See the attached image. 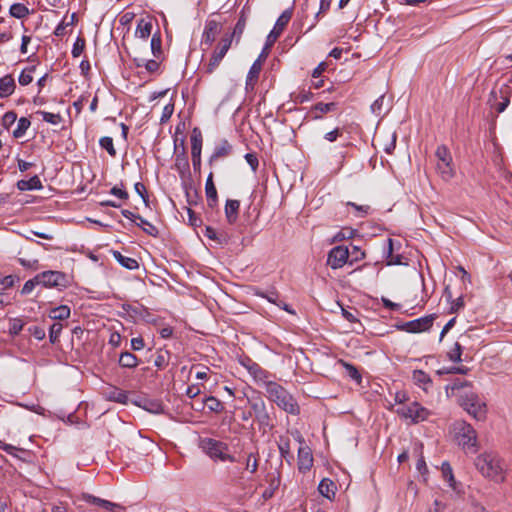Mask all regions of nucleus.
I'll return each instance as SVG.
<instances>
[{"label":"nucleus","mask_w":512,"mask_h":512,"mask_svg":"<svg viewBox=\"0 0 512 512\" xmlns=\"http://www.w3.org/2000/svg\"><path fill=\"white\" fill-rule=\"evenodd\" d=\"M265 396L289 414L297 415L300 413V407L293 396L275 381L267 384Z\"/></svg>","instance_id":"f257e3e1"},{"label":"nucleus","mask_w":512,"mask_h":512,"mask_svg":"<svg viewBox=\"0 0 512 512\" xmlns=\"http://www.w3.org/2000/svg\"><path fill=\"white\" fill-rule=\"evenodd\" d=\"M475 465L483 476L496 482L504 481V463L497 455L481 454L476 458Z\"/></svg>","instance_id":"f03ea898"},{"label":"nucleus","mask_w":512,"mask_h":512,"mask_svg":"<svg viewBox=\"0 0 512 512\" xmlns=\"http://www.w3.org/2000/svg\"><path fill=\"white\" fill-rule=\"evenodd\" d=\"M456 439L459 445L466 451L475 453L477 451V432L465 421H458L454 424Z\"/></svg>","instance_id":"7ed1b4c3"},{"label":"nucleus","mask_w":512,"mask_h":512,"mask_svg":"<svg viewBox=\"0 0 512 512\" xmlns=\"http://www.w3.org/2000/svg\"><path fill=\"white\" fill-rule=\"evenodd\" d=\"M460 405L471 416L477 420H483L486 416V404L480 400L474 392H469L459 396Z\"/></svg>","instance_id":"20e7f679"},{"label":"nucleus","mask_w":512,"mask_h":512,"mask_svg":"<svg viewBox=\"0 0 512 512\" xmlns=\"http://www.w3.org/2000/svg\"><path fill=\"white\" fill-rule=\"evenodd\" d=\"M437 158L436 171L444 181H450L454 175L452 156L446 146H438L435 151Z\"/></svg>","instance_id":"39448f33"},{"label":"nucleus","mask_w":512,"mask_h":512,"mask_svg":"<svg viewBox=\"0 0 512 512\" xmlns=\"http://www.w3.org/2000/svg\"><path fill=\"white\" fill-rule=\"evenodd\" d=\"M226 394L232 398L233 401H236L234 393L231 389L226 387ZM238 404L233 405V410L231 411V419L234 422H243V426L245 423H249L252 418V406H247L249 401L246 398H240L237 400Z\"/></svg>","instance_id":"423d86ee"},{"label":"nucleus","mask_w":512,"mask_h":512,"mask_svg":"<svg viewBox=\"0 0 512 512\" xmlns=\"http://www.w3.org/2000/svg\"><path fill=\"white\" fill-rule=\"evenodd\" d=\"M395 413L404 419H410L414 423L424 421L430 415V412L418 402H412L410 405L398 406Z\"/></svg>","instance_id":"0eeeda50"},{"label":"nucleus","mask_w":512,"mask_h":512,"mask_svg":"<svg viewBox=\"0 0 512 512\" xmlns=\"http://www.w3.org/2000/svg\"><path fill=\"white\" fill-rule=\"evenodd\" d=\"M240 363L248 370L259 387L267 388L268 383H273L270 374L250 358L240 359Z\"/></svg>","instance_id":"6e6552de"},{"label":"nucleus","mask_w":512,"mask_h":512,"mask_svg":"<svg viewBox=\"0 0 512 512\" xmlns=\"http://www.w3.org/2000/svg\"><path fill=\"white\" fill-rule=\"evenodd\" d=\"M199 447L212 460H224V445L222 441L211 437H201L199 439Z\"/></svg>","instance_id":"1a4fd4ad"},{"label":"nucleus","mask_w":512,"mask_h":512,"mask_svg":"<svg viewBox=\"0 0 512 512\" xmlns=\"http://www.w3.org/2000/svg\"><path fill=\"white\" fill-rule=\"evenodd\" d=\"M223 32V23L213 17L209 18L206 22L202 45L211 46Z\"/></svg>","instance_id":"9d476101"},{"label":"nucleus","mask_w":512,"mask_h":512,"mask_svg":"<svg viewBox=\"0 0 512 512\" xmlns=\"http://www.w3.org/2000/svg\"><path fill=\"white\" fill-rule=\"evenodd\" d=\"M350 251L345 246H336L328 253L327 264L332 269L342 268L348 261Z\"/></svg>","instance_id":"9b49d317"},{"label":"nucleus","mask_w":512,"mask_h":512,"mask_svg":"<svg viewBox=\"0 0 512 512\" xmlns=\"http://www.w3.org/2000/svg\"><path fill=\"white\" fill-rule=\"evenodd\" d=\"M38 283L45 287L66 286L67 278L59 271H45L36 276Z\"/></svg>","instance_id":"f8f14e48"},{"label":"nucleus","mask_w":512,"mask_h":512,"mask_svg":"<svg viewBox=\"0 0 512 512\" xmlns=\"http://www.w3.org/2000/svg\"><path fill=\"white\" fill-rule=\"evenodd\" d=\"M434 316L429 315L422 318H418L402 325V329L409 333H419L427 331L433 324Z\"/></svg>","instance_id":"ddd939ff"},{"label":"nucleus","mask_w":512,"mask_h":512,"mask_svg":"<svg viewBox=\"0 0 512 512\" xmlns=\"http://www.w3.org/2000/svg\"><path fill=\"white\" fill-rule=\"evenodd\" d=\"M292 17V11L291 10H285L277 19L274 28L269 33L267 37V41L269 44L274 43L278 37L281 35L282 31L286 27V25L289 23L290 19Z\"/></svg>","instance_id":"4468645a"},{"label":"nucleus","mask_w":512,"mask_h":512,"mask_svg":"<svg viewBox=\"0 0 512 512\" xmlns=\"http://www.w3.org/2000/svg\"><path fill=\"white\" fill-rule=\"evenodd\" d=\"M510 87L505 85L500 88L499 95L496 92L491 93V97L495 99L492 107L498 112L502 113L508 107L510 103Z\"/></svg>","instance_id":"2eb2a0df"},{"label":"nucleus","mask_w":512,"mask_h":512,"mask_svg":"<svg viewBox=\"0 0 512 512\" xmlns=\"http://www.w3.org/2000/svg\"><path fill=\"white\" fill-rule=\"evenodd\" d=\"M312 451L308 446H300L298 449V470L306 473L313 466Z\"/></svg>","instance_id":"dca6fc26"},{"label":"nucleus","mask_w":512,"mask_h":512,"mask_svg":"<svg viewBox=\"0 0 512 512\" xmlns=\"http://www.w3.org/2000/svg\"><path fill=\"white\" fill-rule=\"evenodd\" d=\"M337 109V103L335 102H329V103H322L319 102L315 104L313 107H311L309 111V115L312 119H321L323 114H327L330 112H333Z\"/></svg>","instance_id":"f3484780"},{"label":"nucleus","mask_w":512,"mask_h":512,"mask_svg":"<svg viewBox=\"0 0 512 512\" xmlns=\"http://www.w3.org/2000/svg\"><path fill=\"white\" fill-rule=\"evenodd\" d=\"M205 194L209 207H214L217 204L218 196L215 184L213 182V174L210 173L206 179Z\"/></svg>","instance_id":"a211bd4d"},{"label":"nucleus","mask_w":512,"mask_h":512,"mask_svg":"<svg viewBox=\"0 0 512 512\" xmlns=\"http://www.w3.org/2000/svg\"><path fill=\"white\" fill-rule=\"evenodd\" d=\"M240 209V201L236 199L226 200V222L236 223Z\"/></svg>","instance_id":"6ab92c4d"},{"label":"nucleus","mask_w":512,"mask_h":512,"mask_svg":"<svg viewBox=\"0 0 512 512\" xmlns=\"http://www.w3.org/2000/svg\"><path fill=\"white\" fill-rule=\"evenodd\" d=\"M16 84L12 75L8 74L0 78V97L6 98L15 90Z\"/></svg>","instance_id":"aec40b11"},{"label":"nucleus","mask_w":512,"mask_h":512,"mask_svg":"<svg viewBox=\"0 0 512 512\" xmlns=\"http://www.w3.org/2000/svg\"><path fill=\"white\" fill-rule=\"evenodd\" d=\"M42 187L41 180L37 175H34L29 180H19L17 182V188L21 191L39 190Z\"/></svg>","instance_id":"412c9836"},{"label":"nucleus","mask_w":512,"mask_h":512,"mask_svg":"<svg viewBox=\"0 0 512 512\" xmlns=\"http://www.w3.org/2000/svg\"><path fill=\"white\" fill-rule=\"evenodd\" d=\"M412 378L414 383L421 387L424 391H428V388L432 384L430 376L422 370H415L413 372Z\"/></svg>","instance_id":"4be33fe9"},{"label":"nucleus","mask_w":512,"mask_h":512,"mask_svg":"<svg viewBox=\"0 0 512 512\" xmlns=\"http://www.w3.org/2000/svg\"><path fill=\"white\" fill-rule=\"evenodd\" d=\"M318 491L322 496L331 499L335 495L336 485L330 479L324 478L319 483Z\"/></svg>","instance_id":"5701e85b"},{"label":"nucleus","mask_w":512,"mask_h":512,"mask_svg":"<svg viewBox=\"0 0 512 512\" xmlns=\"http://www.w3.org/2000/svg\"><path fill=\"white\" fill-rule=\"evenodd\" d=\"M252 409L255 413V417L261 425L269 424V415L266 411V407L263 401L252 404Z\"/></svg>","instance_id":"b1692460"},{"label":"nucleus","mask_w":512,"mask_h":512,"mask_svg":"<svg viewBox=\"0 0 512 512\" xmlns=\"http://www.w3.org/2000/svg\"><path fill=\"white\" fill-rule=\"evenodd\" d=\"M71 311L67 305H60L50 310L49 317L52 320H65L70 317Z\"/></svg>","instance_id":"393cba45"},{"label":"nucleus","mask_w":512,"mask_h":512,"mask_svg":"<svg viewBox=\"0 0 512 512\" xmlns=\"http://www.w3.org/2000/svg\"><path fill=\"white\" fill-rule=\"evenodd\" d=\"M202 135L199 129L195 128L191 134V155H201Z\"/></svg>","instance_id":"a878e982"},{"label":"nucleus","mask_w":512,"mask_h":512,"mask_svg":"<svg viewBox=\"0 0 512 512\" xmlns=\"http://www.w3.org/2000/svg\"><path fill=\"white\" fill-rule=\"evenodd\" d=\"M224 58V46H217L216 51L212 55L208 66H207V72L211 73L213 72L221 63L222 59Z\"/></svg>","instance_id":"bb28decb"},{"label":"nucleus","mask_w":512,"mask_h":512,"mask_svg":"<svg viewBox=\"0 0 512 512\" xmlns=\"http://www.w3.org/2000/svg\"><path fill=\"white\" fill-rule=\"evenodd\" d=\"M139 364V361H138V358L130 353V352H123L121 353L120 355V358H119V365L123 368H135L136 366H138Z\"/></svg>","instance_id":"cd10ccee"},{"label":"nucleus","mask_w":512,"mask_h":512,"mask_svg":"<svg viewBox=\"0 0 512 512\" xmlns=\"http://www.w3.org/2000/svg\"><path fill=\"white\" fill-rule=\"evenodd\" d=\"M245 26H246V18L244 17V15H241V17L238 19V21L233 29L229 44H231L233 41H235L236 43H239L241 36L244 32Z\"/></svg>","instance_id":"c85d7f7f"},{"label":"nucleus","mask_w":512,"mask_h":512,"mask_svg":"<svg viewBox=\"0 0 512 512\" xmlns=\"http://www.w3.org/2000/svg\"><path fill=\"white\" fill-rule=\"evenodd\" d=\"M262 69V63L258 59L256 60L253 65L251 66L248 76H247V85H253L257 82L260 71Z\"/></svg>","instance_id":"c756f323"},{"label":"nucleus","mask_w":512,"mask_h":512,"mask_svg":"<svg viewBox=\"0 0 512 512\" xmlns=\"http://www.w3.org/2000/svg\"><path fill=\"white\" fill-rule=\"evenodd\" d=\"M30 13L29 9L21 3H15L11 5L10 7V14L11 16L17 18V19H23L26 16H28Z\"/></svg>","instance_id":"7c9ffc66"},{"label":"nucleus","mask_w":512,"mask_h":512,"mask_svg":"<svg viewBox=\"0 0 512 512\" xmlns=\"http://www.w3.org/2000/svg\"><path fill=\"white\" fill-rule=\"evenodd\" d=\"M30 125H31V122L28 118L21 117L18 120L16 129L13 131V136L15 138L23 137L25 135L27 129L30 127Z\"/></svg>","instance_id":"2f4dec72"},{"label":"nucleus","mask_w":512,"mask_h":512,"mask_svg":"<svg viewBox=\"0 0 512 512\" xmlns=\"http://www.w3.org/2000/svg\"><path fill=\"white\" fill-rule=\"evenodd\" d=\"M36 115H40L44 121L53 125H58L62 122V116L58 113L55 114L46 111H37Z\"/></svg>","instance_id":"473e14b6"},{"label":"nucleus","mask_w":512,"mask_h":512,"mask_svg":"<svg viewBox=\"0 0 512 512\" xmlns=\"http://www.w3.org/2000/svg\"><path fill=\"white\" fill-rule=\"evenodd\" d=\"M151 30L152 24L141 20L137 26L136 35L142 39H147L151 34Z\"/></svg>","instance_id":"72a5a7b5"},{"label":"nucleus","mask_w":512,"mask_h":512,"mask_svg":"<svg viewBox=\"0 0 512 512\" xmlns=\"http://www.w3.org/2000/svg\"><path fill=\"white\" fill-rule=\"evenodd\" d=\"M339 363L345 368L347 375L351 379L357 381L358 383L361 381V374L359 373L355 366L343 360H340Z\"/></svg>","instance_id":"f704fd0d"},{"label":"nucleus","mask_w":512,"mask_h":512,"mask_svg":"<svg viewBox=\"0 0 512 512\" xmlns=\"http://www.w3.org/2000/svg\"><path fill=\"white\" fill-rule=\"evenodd\" d=\"M262 297L266 298L269 302L283 308L284 310L290 312V313H293V311H291L288 307L287 304H285L284 302L280 301L278 302V294L276 292H267V293H262L261 294Z\"/></svg>","instance_id":"c9c22d12"},{"label":"nucleus","mask_w":512,"mask_h":512,"mask_svg":"<svg viewBox=\"0 0 512 512\" xmlns=\"http://www.w3.org/2000/svg\"><path fill=\"white\" fill-rule=\"evenodd\" d=\"M388 254H387V264L388 265H399L401 264V256L393 254V240L388 239Z\"/></svg>","instance_id":"e433bc0d"},{"label":"nucleus","mask_w":512,"mask_h":512,"mask_svg":"<svg viewBox=\"0 0 512 512\" xmlns=\"http://www.w3.org/2000/svg\"><path fill=\"white\" fill-rule=\"evenodd\" d=\"M137 219L140 221L137 223L139 227L143 229V231L151 236H156L158 234L157 228L149 223L147 220L142 218L141 216H137Z\"/></svg>","instance_id":"4c0bfd02"},{"label":"nucleus","mask_w":512,"mask_h":512,"mask_svg":"<svg viewBox=\"0 0 512 512\" xmlns=\"http://www.w3.org/2000/svg\"><path fill=\"white\" fill-rule=\"evenodd\" d=\"M175 166L178 169H181V167H183V168L188 167V161H187L186 154H185L183 139H181V151H180V153H176Z\"/></svg>","instance_id":"58836bf2"},{"label":"nucleus","mask_w":512,"mask_h":512,"mask_svg":"<svg viewBox=\"0 0 512 512\" xmlns=\"http://www.w3.org/2000/svg\"><path fill=\"white\" fill-rule=\"evenodd\" d=\"M63 325L60 322L53 323L49 328V339L51 343H56L62 332Z\"/></svg>","instance_id":"ea45409f"},{"label":"nucleus","mask_w":512,"mask_h":512,"mask_svg":"<svg viewBox=\"0 0 512 512\" xmlns=\"http://www.w3.org/2000/svg\"><path fill=\"white\" fill-rule=\"evenodd\" d=\"M278 448L282 457L287 458L290 455V440L287 437H280Z\"/></svg>","instance_id":"a19ab883"},{"label":"nucleus","mask_w":512,"mask_h":512,"mask_svg":"<svg viewBox=\"0 0 512 512\" xmlns=\"http://www.w3.org/2000/svg\"><path fill=\"white\" fill-rule=\"evenodd\" d=\"M100 146L105 149L111 156L116 155V150L114 148L113 139L111 137H102L100 139Z\"/></svg>","instance_id":"79ce46f5"},{"label":"nucleus","mask_w":512,"mask_h":512,"mask_svg":"<svg viewBox=\"0 0 512 512\" xmlns=\"http://www.w3.org/2000/svg\"><path fill=\"white\" fill-rule=\"evenodd\" d=\"M34 70H35V67H31V68L23 70L18 79L19 84L22 86L29 85L33 81L31 72Z\"/></svg>","instance_id":"37998d69"},{"label":"nucleus","mask_w":512,"mask_h":512,"mask_svg":"<svg viewBox=\"0 0 512 512\" xmlns=\"http://www.w3.org/2000/svg\"><path fill=\"white\" fill-rule=\"evenodd\" d=\"M17 120V114L14 111L6 112L2 117V125L9 129Z\"/></svg>","instance_id":"c03bdc74"},{"label":"nucleus","mask_w":512,"mask_h":512,"mask_svg":"<svg viewBox=\"0 0 512 512\" xmlns=\"http://www.w3.org/2000/svg\"><path fill=\"white\" fill-rule=\"evenodd\" d=\"M442 473H443V477L449 482V485L451 487H454L455 480H454V476L452 473V468L448 462H444L442 464Z\"/></svg>","instance_id":"a18cd8bd"},{"label":"nucleus","mask_w":512,"mask_h":512,"mask_svg":"<svg viewBox=\"0 0 512 512\" xmlns=\"http://www.w3.org/2000/svg\"><path fill=\"white\" fill-rule=\"evenodd\" d=\"M110 399L118 403L125 404L128 400V395L123 390L115 389L111 392Z\"/></svg>","instance_id":"49530a36"},{"label":"nucleus","mask_w":512,"mask_h":512,"mask_svg":"<svg viewBox=\"0 0 512 512\" xmlns=\"http://www.w3.org/2000/svg\"><path fill=\"white\" fill-rule=\"evenodd\" d=\"M461 355H462V347L458 342H456L454 345V348L451 349V351L448 353V357L453 362H460Z\"/></svg>","instance_id":"de8ad7c7"},{"label":"nucleus","mask_w":512,"mask_h":512,"mask_svg":"<svg viewBox=\"0 0 512 512\" xmlns=\"http://www.w3.org/2000/svg\"><path fill=\"white\" fill-rule=\"evenodd\" d=\"M119 263L129 270H134L139 267V264L136 259L126 256L121 257V259H119Z\"/></svg>","instance_id":"09e8293b"},{"label":"nucleus","mask_w":512,"mask_h":512,"mask_svg":"<svg viewBox=\"0 0 512 512\" xmlns=\"http://www.w3.org/2000/svg\"><path fill=\"white\" fill-rule=\"evenodd\" d=\"M142 65H144L146 70L149 71L150 73L156 72L159 68V63L156 60H147V61L141 60V62L137 63L138 67H140Z\"/></svg>","instance_id":"8fccbe9b"},{"label":"nucleus","mask_w":512,"mask_h":512,"mask_svg":"<svg viewBox=\"0 0 512 512\" xmlns=\"http://www.w3.org/2000/svg\"><path fill=\"white\" fill-rule=\"evenodd\" d=\"M82 499L87 503H91V504L98 505L101 507L104 506V503L106 501L105 499H101L99 497H96V496L88 494V493L82 494Z\"/></svg>","instance_id":"3c124183"},{"label":"nucleus","mask_w":512,"mask_h":512,"mask_svg":"<svg viewBox=\"0 0 512 512\" xmlns=\"http://www.w3.org/2000/svg\"><path fill=\"white\" fill-rule=\"evenodd\" d=\"M82 499L87 503H91V504L98 505L101 507L104 506V503L106 501L105 499H101L99 497H96V496L88 494V493L82 494Z\"/></svg>","instance_id":"603ef678"},{"label":"nucleus","mask_w":512,"mask_h":512,"mask_svg":"<svg viewBox=\"0 0 512 512\" xmlns=\"http://www.w3.org/2000/svg\"><path fill=\"white\" fill-rule=\"evenodd\" d=\"M85 48V40L83 38H77L73 45L72 55L73 57H79Z\"/></svg>","instance_id":"864d4df0"},{"label":"nucleus","mask_w":512,"mask_h":512,"mask_svg":"<svg viewBox=\"0 0 512 512\" xmlns=\"http://www.w3.org/2000/svg\"><path fill=\"white\" fill-rule=\"evenodd\" d=\"M205 406L212 411H219L222 409V404L214 397H209L205 400Z\"/></svg>","instance_id":"5fc2aeb1"},{"label":"nucleus","mask_w":512,"mask_h":512,"mask_svg":"<svg viewBox=\"0 0 512 512\" xmlns=\"http://www.w3.org/2000/svg\"><path fill=\"white\" fill-rule=\"evenodd\" d=\"M469 386H470V383H468L467 381L456 379L455 381H453V383H451V385L447 386V389H451L454 392V391H461L464 388H467Z\"/></svg>","instance_id":"6e6d98bb"},{"label":"nucleus","mask_w":512,"mask_h":512,"mask_svg":"<svg viewBox=\"0 0 512 512\" xmlns=\"http://www.w3.org/2000/svg\"><path fill=\"white\" fill-rule=\"evenodd\" d=\"M29 332L37 340H43L45 338V335H46L45 329L43 327H39V326H31L29 328Z\"/></svg>","instance_id":"4d7b16f0"},{"label":"nucleus","mask_w":512,"mask_h":512,"mask_svg":"<svg viewBox=\"0 0 512 512\" xmlns=\"http://www.w3.org/2000/svg\"><path fill=\"white\" fill-rule=\"evenodd\" d=\"M36 284H39L38 281L36 280V277H34L33 279H30L28 281L25 282L23 288H22V291L21 293L23 295H27V294H30L33 289L35 288V285Z\"/></svg>","instance_id":"13d9d810"},{"label":"nucleus","mask_w":512,"mask_h":512,"mask_svg":"<svg viewBox=\"0 0 512 512\" xmlns=\"http://www.w3.org/2000/svg\"><path fill=\"white\" fill-rule=\"evenodd\" d=\"M174 111V104L169 103L164 106L162 115H161V122H166L173 114Z\"/></svg>","instance_id":"bf43d9fd"},{"label":"nucleus","mask_w":512,"mask_h":512,"mask_svg":"<svg viewBox=\"0 0 512 512\" xmlns=\"http://www.w3.org/2000/svg\"><path fill=\"white\" fill-rule=\"evenodd\" d=\"M151 49L153 54L156 56L161 50V38L159 35H153L151 39Z\"/></svg>","instance_id":"052dcab7"},{"label":"nucleus","mask_w":512,"mask_h":512,"mask_svg":"<svg viewBox=\"0 0 512 512\" xmlns=\"http://www.w3.org/2000/svg\"><path fill=\"white\" fill-rule=\"evenodd\" d=\"M135 192L143 199V201L147 202V195H146V187L143 183L137 182L134 185Z\"/></svg>","instance_id":"680f3d73"},{"label":"nucleus","mask_w":512,"mask_h":512,"mask_svg":"<svg viewBox=\"0 0 512 512\" xmlns=\"http://www.w3.org/2000/svg\"><path fill=\"white\" fill-rule=\"evenodd\" d=\"M145 409L154 414H159L163 412V406L158 402H149Z\"/></svg>","instance_id":"e2e57ef3"},{"label":"nucleus","mask_w":512,"mask_h":512,"mask_svg":"<svg viewBox=\"0 0 512 512\" xmlns=\"http://www.w3.org/2000/svg\"><path fill=\"white\" fill-rule=\"evenodd\" d=\"M416 469L422 475H425L428 472V468H427L425 459H424V457H423L421 452H420V458L418 459L417 464H416Z\"/></svg>","instance_id":"0e129e2a"},{"label":"nucleus","mask_w":512,"mask_h":512,"mask_svg":"<svg viewBox=\"0 0 512 512\" xmlns=\"http://www.w3.org/2000/svg\"><path fill=\"white\" fill-rule=\"evenodd\" d=\"M23 329V323L19 319H14L10 325V333L17 335Z\"/></svg>","instance_id":"69168bd1"},{"label":"nucleus","mask_w":512,"mask_h":512,"mask_svg":"<svg viewBox=\"0 0 512 512\" xmlns=\"http://www.w3.org/2000/svg\"><path fill=\"white\" fill-rule=\"evenodd\" d=\"M342 134L341 129L335 128L334 130L327 132L324 138L329 142H334Z\"/></svg>","instance_id":"338daca9"},{"label":"nucleus","mask_w":512,"mask_h":512,"mask_svg":"<svg viewBox=\"0 0 512 512\" xmlns=\"http://www.w3.org/2000/svg\"><path fill=\"white\" fill-rule=\"evenodd\" d=\"M110 512H118L119 510H123L124 508L117 503L110 502L108 500L105 501L104 506L102 507Z\"/></svg>","instance_id":"774afa93"}]
</instances>
